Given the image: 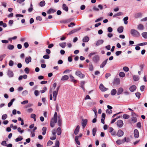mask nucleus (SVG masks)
<instances>
[{"label":"nucleus","mask_w":147,"mask_h":147,"mask_svg":"<svg viewBox=\"0 0 147 147\" xmlns=\"http://www.w3.org/2000/svg\"><path fill=\"white\" fill-rule=\"evenodd\" d=\"M104 42V40H99L96 42V45L97 46H99Z\"/></svg>","instance_id":"nucleus-21"},{"label":"nucleus","mask_w":147,"mask_h":147,"mask_svg":"<svg viewBox=\"0 0 147 147\" xmlns=\"http://www.w3.org/2000/svg\"><path fill=\"white\" fill-rule=\"evenodd\" d=\"M57 91H54L53 92V100L54 101H55L56 100L57 96L58 94Z\"/></svg>","instance_id":"nucleus-11"},{"label":"nucleus","mask_w":147,"mask_h":147,"mask_svg":"<svg viewBox=\"0 0 147 147\" xmlns=\"http://www.w3.org/2000/svg\"><path fill=\"white\" fill-rule=\"evenodd\" d=\"M147 45V42H142L139 44L138 45L139 46H142Z\"/></svg>","instance_id":"nucleus-54"},{"label":"nucleus","mask_w":147,"mask_h":147,"mask_svg":"<svg viewBox=\"0 0 147 147\" xmlns=\"http://www.w3.org/2000/svg\"><path fill=\"white\" fill-rule=\"evenodd\" d=\"M92 60L95 63L98 62L100 60L99 56L98 55L95 56L93 57Z\"/></svg>","instance_id":"nucleus-3"},{"label":"nucleus","mask_w":147,"mask_h":147,"mask_svg":"<svg viewBox=\"0 0 147 147\" xmlns=\"http://www.w3.org/2000/svg\"><path fill=\"white\" fill-rule=\"evenodd\" d=\"M131 141V140L129 137H124L123 139V143H124L125 142L128 143L129 142Z\"/></svg>","instance_id":"nucleus-9"},{"label":"nucleus","mask_w":147,"mask_h":147,"mask_svg":"<svg viewBox=\"0 0 147 147\" xmlns=\"http://www.w3.org/2000/svg\"><path fill=\"white\" fill-rule=\"evenodd\" d=\"M31 61V58L29 56L28 57H26L25 59V62L27 64H28Z\"/></svg>","instance_id":"nucleus-15"},{"label":"nucleus","mask_w":147,"mask_h":147,"mask_svg":"<svg viewBox=\"0 0 147 147\" xmlns=\"http://www.w3.org/2000/svg\"><path fill=\"white\" fill-rule=\"evenodd\" d=\"M62 8L64 10L67 11L68 10V8L65 4H63L62 5Z\"/></svg>","instance_id":"nucleus-19"},{"label":"nucleus","mask_w":147,"mask_h":147,"mask_svg":"<svg viewBox=\"0 0 147 147\" xmlns=\"http://www.w3.org/2000/svg\"><path fill=\"white\" fill-rule=\"evenodd\" d=\"M134 137L136 138H138L139 137V133L137 129H135L134 131Z\"/></svg>","instance_id":"nucleus-7"},{"label":"nucleus","mask_w":147,"mask_h":147,"mask_svg":"<svg viewBox=\"0 0 147 147\" xmlns=\"http://www.w3.org/2000/svg\"><path fill=\"white\" fill-rule=\"evenodd\" d=\"M75 141L77 144L78 145L80 144V143L78 140V136H75Z\"/></svg>","instance_id":"nucleus-32"},{"label":"nucleus","mask_w":147,"mask_h":147,"mask_svg":"<svg viewBox=\"0 0 147 147\" xmlns=\"http://www.w3.org/2000/svg\"><path fill=\"white\" fill-rule=\"evenodd\" d=\"M36 115L34 114H31L30 117L32 118H33L34 121H36Z\"/></svg>","instance_id":"nucleus-42"},{"label":"nucleus","mask_w":147,"mask_h":147,"mask_svg":"<svg viewBox=\"0 0 147 147\" xmlns=\"http://www.w3.org/2000/svg\"><path fill=\"white\" fill-rule=\"evenodd\" d=\"M5 54H3L0 56V61H2L3 59L6 56Z\"/></svg>","instance_id":"nucleus-53"},{"label":"nucleus","mask_w":147,"mask_h":147,"mask_svg":"<svg viewBox=\"0 0 147 147\" xmlns=\"http://www.w3.org/2000/svg\"><path fill=\"white\" fill-rule=\"evenodd\" d=\"M123 26L119 27L117 29V31L119 33H122L123 31Z\"/></svg>","instance_id":"nucleus-23"},{"label":"nucleus","mask_w":147,"mask_h":147,"mask_svg":"<svg viewBox=\"0 0 147 147\" xmlns=\"http://www.w3.org/2000/svg\"><path fill=\"white\" fill-rule=\"evenodd\" d=\"M116 143L118 145H120L122 144H123V140H119L116 141Z\"/></svg>","instance_id":"nucleus-38"},{"label":"nucleus","mask_w":147,"mask_h":147,"mask_svg":"<svg viewBox=\"0 0 147 147\" xmlns=\"http://www.w3.org/2000/svg\"><path fill=\"white\" fill-rule=\"evenodd\" d=\"M106 113H107L110 114L112 113V111L111 110L107 109L106 110Z\"/></svg>","instance_id":"nucleus-57"},{"label":"nucleus","mask_w":147,"mask_h":147,"mask_svg":"<svg viewBox=\"0 0 147 147\" xmlns=\"http://www.w3.org/2000/svg\"><path fill=\"white\" fill-rule=\"evenodd\" d=\"M133 79L135 81H138L139 79V77L138 76L134 75L133 76Z\"/></svg>","instance_id":"nucleus-30"},{"label":"nucleus","mask_w":147,"mask_h":147,"mask_svg":"<svg viewBox=\"0 0 147 147\" xmlns=\"http://www.w3.org/2000/svg\"><path fill=\"white\" fill-rule=\"evenodd\" d=\"M115 83H116L117 84H119L120 83V79L118 78H117L115 79Z\"/></svg>","instance_id":"nucleus-51"},{"label":"nucleus","mask_w":147,"mask_h":147,"mask_svg":"<svg viewBox=\"0 0 147 147\" xmlns=\"http://www.w3.org/2000/svg\"><path fill=\"white\" fill-rule=\"evenodd\" d=\"M75 74L81 78H84L85 77L84 75L82 74L80 71H77L75 72Z\"/></svg>","instance_id":"nucleus-2"},{"label":"nucleus","mask_w":147,"mask_h":147,"mask_svg":"<svg viewBox=\"0 0 147 147\" xmlns=\"http://www.w3.org/2000/svg\"><path fill=\"white\" fill-rule=\"evenodd\" d=\"M57 133L58 135H61V130L60 127H58L57 129Z\"/></svg>","instance_id":"nucleus-25"},{"label":"nucleus","mask_w":147,"mask_h":147,"mask_svg":"<svg viewBox=\"0 0 147 147\" xmlns=\"http://www.w3.org/2000/svg\"><path fill=\"white\" fill-rule=\"evenodd\" d=\"M7 75L10 77H12L13 76V74L12 71L10 70L8 71Z\"/></svg>","instance_id":"nucleus-17"},{"label":"nucleus","mask_w":147,"mask_h":147,"mask_svg":"<svg viewBox=\"0 0 147 147\" xmlns=\"http://www.w3.org/2000/svg\"><path fill=\"white\" fill-rule=\"evenodd\" d=\"M131 34L134 37H138L140 36V33L134 29H132L131 30Z\"/></svg>","instance_id":"nucleus-1"},{"label":"nucleus","mask_w":147,"mask_h":147,"mask_svg":"<svg viewBox=\"0 0 147 147\" xmlns=\"http://www.w3.org/2000/svg\"><path fill=\"white\" fill-rule=\"evenodd\" d=\"M119 76L121 77H124L125 76V74L123 72H120L119 74Z\"/></svg>","instance_id":"nucleus-46"},{"label":"nucleus","mask_w":147,"mask_h":147,"mask_svg":"<svg viewBox=\"0 0 147 147\" xmlns=\"http://www.w3.org/2000/svg\"><path fill=\"white\" fill-rule=\"evenodd\" d=\"M138 28L139 30H142L144 29V26L142 24H140L138 26Z\"/></svg>","instance_id":"nucleus-33"},{"label":"nucleus","mask_w":147,"mask_h":147,"mask_svg":"<svg viewBox=\"0 0 147 147\" xmlns=\"http://www.w3.org/2000/svg\"><path fill=\"white\" fill-rule=\"evenodd\" d=\"M45 3L44 1H42L40 2L39 3V5L41 7H42L45 5Z\"/></svg>","instance_id":"nucleus-35"},{"label":"nucleus","mask_w":147,"mask_h":147,"mask_svg":"<svg viewBox=\"0 0 147 147\" xmlns=\"http://www.w3.org/2000/svg\"><path fill=\"white\" fill-rule=\"evenodd\" d=\"M53 144V142L49 140L47 143V146H50L52 145Z\"/></svg>","instance_id":"nucleus-55"},{"label":"nucleus","mask_w":147,"mask_h":147,"mask_svg":"<svg viewBox=\"0 0 147 147\" xmlns=\"http://www.w3.org/2000/svg\"><path fill=\"white\" fill-rule=\"evenodd\" d=\"M7 48L9 50H12L14 48V46L13 45H9L7 46Z\"/></svg>","instance_id":"nucleus-43"},{"label":"nucleus","mask_w":147,"mask_h":147,"mask_svg":"<svg viewBox=\"0 0 147 147\" xmlns=\"http://www.w3.org/2000/svg\"><path fill=\"white\" fill-rule=\"evenodd\" d=\"M85 82L84 81H82L81 82L80 86L84 90V84Z\"/></svg>","instance_id":"nucleus-48"},{"label":"nucleus","mask_w":147,"mask_h":147,"mask_svg":"<svg viewBox=\"0 0 147 147\" xmlns=\"http://www.w3.org/2000/svg\"><path fill=\"white\" fill-rule=\"evenodd\" d=\"M79 129L80 126L78 125H77L74 131V133L75 135H77L78 134L79 131Z\"/></svg>","instance_id":"nucleus-16"},{"label":"nucleus","mask_w":147,"mask_h":147,"mask_svg":"<svg viewBox=\"0 0 147 147\" xmlns=\"http://www.w3.org/2000/svg\"><path fill=\"white\" fill-rule=\"evenodd\" d=\"M128 19V17L127 16L124 18L123 19V20L124 22V23L125 24H127L128 23V22L127 21V20Z\"/></svg>","instance_id":"nucleus-36"},{"label":"nucleus","mask_w":147,"mask_h":147,"mask_svg":"<svg viewBox=\"0 0 147 147\" xmlns=\"http://www.w3.org/2000/svg\"><path fill=\"white\" fill-rule=\"evenodd\" d=\"M123 90L122 88H120L118 89V91L117 93V95H119L121 94L123 91Z\"/></svg>","instance_id":"nucleus-22"},{"label":"nucleus","mask_w":147,"mask_h":147,"mask_svg":"<svg viewBox=\"0 0 147 147\" xmlns=\"http://www.w3.org/2000/svg\"><path fill=\"white\" fill-rule=\"evenodd\" d=\"M123 70L125 71L126 72H127L128 71H129V68H128V67H123Z\"/></svg>","instance_id":"nucleus-56"},{"label":"nucleus","mask_w":147,"mask_h":147,"mask_svg":"<svg viewBox=\"0 0 147 147\" xmlns=\"http://www.w3.org/2000/svg\"><path fill=\"white\" fill-rule=\"evenodd\" d=\"M96 128H94L92 129L93 136H95L96 133Z\"/></svg>","instance_id":"nucleus-47"},{"label":"nucleus","mask_w":147,"mask_h":147,"mask_svg":"<svg viewBox=\"0 0 147 147\" xmlns=\"http://www.w3.org/2000/svg\"><path fill=\"white\" fill-rule=\"evenodd\" d=\"M59 46L62 48H64L65 47L66 43L65 42L60 43L59 44Z\"/></svg>","instance_id":"nucleus-26"},{"label":"nucleus","mask_w":147,"mask_h":147,"mask_svg":"<svg viewBox=\"0 0 147 147\" xmlns=\"http://www.w3.org/2000/svg\"><path fill=\"white\" fill-rule=\"evenodd\" d=\"M15 100V99L14 98L12 99L11 100V101L8 103V106L9 107H10L12 105L13 102Z\"/></svg>","instance_id":"nucleus-31"},{"label":"nucleus","mask_w":147,"mask_h":147,"mask_svg":"<svg viewBox=\"0 0 147 147\" xmlns=\"http://www.w3.org/2000/svg\"><path fill=\"white\" fill-rule=\"evenodd\" d=\"M117 124L118 127H122L123 125V121L122 120H119L117 122Z\"/></svg>","instance_id":"nucleus-4"},{"label":"nucleus","mask_w":147,"mask_h":147,"mask_svg":"<svg viewBox=\"0 0 147 147\" xmlns=\"http://www.w3.org/2000/svg\"><path fill=\"white\" fill-rule=\"evenodd\" d=\"M123 118L126 119H129V118L130 116L129 115L127 114H124L123 115Z\"/></svg>","instance_id":"nucleus-41"},{"label":"nucleus","mask_w":147,"mask_h":147,"mask_svg":"<svg viewBox=\"0 0 147 147\" xmlns=\"http://www.w3.org/2000/svg\"><path fill=\"white\" fill-rule=\"evenodd\" d=\"M7 115L6 114H4L2 115L1 118L3 120H5L7 118Z\"/></svg>","instance_id":"nucleus-45"},{"label":"nucleus","mask_w":147,"mask_h":147,"mask_svg":"<svg viewBox=\"0 0 147 147\" xmlns=\"http://www.w3.org/2000/svg\"><path fill=\"white\" fill-rule=\"evenodd\" d=\"M108 60V59H107L101 63L100 66V68H103L107 63V62Z\"/></svg>","instance_id":"nucleus-12"},{"label":"nucleus","mask_w":147,"mask_h":147,"mask_svg":"<svg viewBox=\"0 0 147 147\" xmlns=\"http://www.w3.org/2000/svg\"><path fill=\"white\" fill-rule=\"evenodd\" d=\"M56 138V136L53 135L52 137H50V139L51 140H55Z\"/></svg>","instance_id":"nucleus-62"},{"label":"nucleus","mask_w":147,"mask_h":147,"mask_svg":"<svg viewBox=\"0 0 147 147\" xmlns=\"http://www.w3.org/2000/svg\"><path fill=\"white\" fill-rule=\"evenodd\" d=\"M142 15V14L140 13H137L135 15V17L136 18H138L140 16Z\"/></svg>","instance_id":"nucleus-59"},{"label":"nucleus","mask_w":147,"mask_h":147,"mask_svg":"<svg viewBox=\"0 0 147 147\" xmlns=\"http://www.w3.org/2000/svg\"><path fill=\"white\" fill-rule=\"evenodd\" d=\"M56 10L52 8H50L47 11V13L48 14H50L51 13H54L56 11Z\"/></svg>","instance_id":"nucleus-20"},{"label":"nucleus","mask_w":147,"mask_h":147,"mask_svg":"<svg viewBox=\"0 0 147 147\" xmlns=\"http://www.w3.org/2000/svg\"><path fill=\"white\" fill-rule=\"evenodd\" d=\"M107 30L109 32H111L113 31L112 28L111 27H108V28Z\"/></svg>","instance_id":"nucleus-64"},{"label":"nucleus","mask_w":147,"mask_h":147,"mask_svg":"<svg viewBox=\"0 0 147 147\" xmlns=\"http://www.w3.org/2000/svg\"><path fill=\"white\" fill-rule=\"evenodd\" d=\"M70 78L71 80V82H74V83H76L77 82V80L74 79V77L72 75H70Z\"/></svg>","instance_id":"nucleus-28"},{"label":"nucleus","mask_w":147,"mask_h":147,"mask_svg":"<svg viewBox=\"0 0 147 147\" xmlns=\"http://www.w3.org/2000/svg\"><path fill=\"white\" fill-rule=\"evenodd\" d=\"M123 14V13L122 12H119L117 14L114 15L113 16V17H115L118 16L122 15Z\"/></svg>","instance_id":"nucleus-40"},{"label":"nucleus","mask_w":147,"mask_h":147,"mask_svg":"<svg viewBox=\"0 0 147 147\" xmlns=\"http://www.w3.org/2000/svg\"><path fill=\"white\" fill-rule=\"evenodd\" d=\"M28 94V92L26 90L22 92V94L23 96H25Z\"/></svg>","instance_id":"nucleus-52"},{"label":"nucleus","mask_w":147,"mask_h":147,"mask_svg":"<svg viewBox=\"0 0 147 147\" xmlns=\"http://www.w3.org/2000/svg\"><path fill=\"white\" fill-rule=\"evenodd\" d=\"M57 117H54L52 118L51 120V121L56 123L57 122Z\"/></svg>","instance_id":"nucleus-37"},{"label":"nucleus","mask_w":147,"mask_h":147,"mask_svg":"<svg viewBox=\"0 0 147 147\" xmlns=\"http://www.w3.org/2000/svg\"><path fill=\"white\" fill-rule=\"evenodd\" d=\"M132 121L134 122H136L137 121V119L136 117H132L131 118Z\"/></svg>","instance_id":"nucleus-50"},{"label":"nucleus","mask_w":147,"mask_h":147,"mask_svg":"<svg viewBox=\"0 0 147 147\" xmlns=\"http://www.w3.org/2000/svg\"><path fill=\"white\" fill-rule=\"evenodd\" d=\"M87 122L88 120L87 119H82V124L83 128H84L86 126Z\"/></svg>","instance_id":"nucleus-5"},{"label":"nucleus","mask_w":147,"mask_h":147,"mask_svg":"<svg viewBox=\"0 0 147 147\" xmlns=\"http://www.w3.org/2000/svg\"><path fill=\"white\" fill-rule=\"evenodd\" d=\"M136 87L135 85H132L129 88V90L131 92H134L136 89Z\"/></svg>","instance_id":"nucleus-13"},{"label":"nucleus","mask_w":147,"mask_h":147,"mask_svg":"<svg viewBox=\"0 0 147 147\" xmlns=\"http://www.w3.org/2000/svg\"><path fill=\"white\" fill-rule=\"evenodd\" d=\"M89 40V37L86 36L84 37L82 39V41L84 42H88Z\"/></svg>","instance_id":"nucleus-14"},{"label":"nucleus","mask_w":147,"mask_h":147,"mask_svg":"<svg viewBox=\"0 0 147 147\" xmlns=\"http://www.w3.org/2000/svg\"><path fill=\"white\" fill-rule=\"evenodd\" d=\"M47 128L46 127H43L42 129V130L43 132H42V134L43 135H45L47 131Z\"/></svg>","instance_id":"nucleus-27"},{"label":"nucleus","mask_w":147,"mask_h":147,"mask_svg":"<svg viewBox=\"0 0 147 147\" xmlns=\"http://www.w3.org/2000/svg\"><path fill=\"white\" fill-rule=\"evenodd\" d=\"M9 65L10 66H12L13 65V62L12 60L9 61Z\"/></svg>","instance_id":"nucleus-58"},{"label":"nucleus","mask_w":147,"mask_h":147,"mask_svg":"<svg viewBox=\"0 0 147 147\" xmlns=\"http://www.w3.org/2000/svg\"><path fill=\"white\" fill-rule=\"evenodd\" d=\"M36 19L37 20L41 21L42 20V18L40 16H37L36 17Z\"/></svg>","instance_id":"nucleus-63"},{"label":"nucleus","mask_w":147,"mask_h":147,"mask_svg":"<svg viewBox=\"0 0 147 147\" xmlns=\"http://www.w3.org/2000/svg\"><path fill=\"white\" fill-rule=\"evenodd\" d=\"M59 142L58 140H56L55 143V147H59Z\"/></svg>","instance_id":"nucleus-49"},{"label":"nucleus","mask_w":147,"mask_h":147,"mask_svg":"<svg viewBox=\"0 0 147 147\" xmlns=\"http://www.w3.org/2000/svg\"><path fill=\"white\" fill-rule=\"evenodd\" d=\"M69 79V77L67 75H65L62 77L61 80L65 81Z\"/></svg>","instance_id":"nucleus-18"},{"label":"nucleus","mask_w":147,"mask_h":147,"mask_svg":"<svg viewBox=\"0 0 147 147\" xmlns=\"http://www.w3.org/2000/svg\"><path fill=\"white\" fill-rule=\"evenodd\" d=\"M124 134L123 132L120 129L118 130L117 135L119 137L122 136Z\"/></svg>","instance_id":"nucleus-8"},{"label":"nucleus","mask_w":147,"mask_h":147,"mask_svg":"<svg viewBox=\"0 0 147 147\" xmlns=\"http://www.w3.org/2000/svg\"><path fill=\"white\" fill-rule=\"evenodd\" d=\"M43 58L45 59H49V58L50 57L49 55H44Z\"/></svg>","instance_id":"nucleus-60"},{"label":"nucleus","mask_w":147,"mask_h":147,"mask_svg":"<svg viewBox=\"0 0 147 147\" xmlns=\"http://www.w3.org/2000/svg\"><path fill=\"white\" fill-rule=\"evenodd\" d=\"M22 139H23V138L21 136H20V137H18V138H16L15 139V141L16 142H18L19 141L22 140Z\"/></svg>","instance_id":"nucleus-44"},{"label":"nucleus","mask_w":147,"mask_h":147,"mask_svg":"<svg viewBox=\"0 0 147 147\" xmlns=\"http://www.w3.org/2000/svg\"><path fill=\"white\" fill-rule=\"evenodd\" d=\"M117 93V90L115 89H113L111 91V93L112 95L113 96L115 95Z\"/></svg>","instance_id":"nucleus-24"},{"label":"nucleus","mask_w":147,"mask_h":147,"mask_svg":"<svg viewBox=\"0 0 147 147\" xmlns=\"http://www.w3.org/2000/svg\"><path fill=\"white\" fill-rule=\"evenodd\" d=\"M93 65L91 63L89 64V69L90 71H92L93 70Z\"/></svg>","instance_id":"nucleus-39"},{"label":"nucleus","mask_w":147,"mask_h":147,"mask_svg":"<svg viewBox=\"0 0 147 147\" xmlns=\"http://www.w3.org/2000/svg\"><path fill=\"white\" fill-rule=\"evenodd\" d=\"M142 36L145 39L147 38V32H144L142 34Z\"/></svg>","instance_id":"nucleus-34"},{"label":"nucleus","mask_w":147,"mask_h":147,"mask_svg":"<svg viewBox=\"0 0 147 147\" xmlns=\"http://www.w3.org/2000/svg\"><path fill=\"white\" fill-rule=\"evenodd\" d=\"M99 88L102 91L104 92L108 90L107 88H105L104 85L102 84H100V86Z\"/></svg>","instance_id":"nucleus-6"},{"label":"nucleus","mask_w":147,"mask_h":147,"mask_svg":"<svg viewBox=\"0 0 147 147\" xmlns=\"http://www.w3.org/2000/svg\"><path fill=\"white\" fill-rule=\"evenodd\" d=\"M58 125L59 126H61L62 124V120L59 117H58Z\"/></svg>","instance_id":"nucleus-29"},{"label":"nucleus","mask_w":147,"mask_h":147,"mask_svg":"<svg viewBox=\"0 0 147 147\" xmlns=\"http://www.w3.org/2000/svg\"><path fill=\"white\" fill-rule=\"evenodd\" d=\"M28 100H25L21 102V104L22 105H25L27 104L28 103Z\"/></svg>","instance_id":"nucleus-61"},{"label":"nucleus","mask_w":147,"mask_h":147,"mask_svg":"<svg viewBox=\"0 0 147 147\" xmlns=\"http://www.w3.org/2000/svg\"><path fill=\"white\" fill-rule=\"evenodd\" d=\"M80 28H78L76 29L73 30H72L67 35H68L71 34L73 33H74L77 32L78 31L80 30Z\"/></svg>","instance_id":"nucleus-10"}]
</instances>
